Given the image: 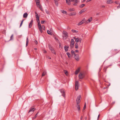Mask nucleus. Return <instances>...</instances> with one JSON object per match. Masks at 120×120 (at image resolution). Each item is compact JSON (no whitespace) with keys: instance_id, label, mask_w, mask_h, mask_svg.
Segmentation results:
<instances>
[{"instance_id":"22","label":"nucleus","mask_w":120,"mask_h":120,"mask_svg":"<svg viewBox=\"0 0 120 120\" xmlns=\"http://www.w3.org/2000/svg\"><path fill=\"white\" fill-rule=\"evenodd\" d=\"M28 43H29V40L28 39V38L27 37L26 38V46H27L28 45Z\"/></svg>"},{"instance_id":"12","label":"nucleus","mask_w":120,"mask_h":120,"mask_svg":"<svg viewBox=\"0 0 120 120\" xmlns=\"http://www.w3.org/2000/svg\"><path fill=\"white\" fill-rule=\"evenodd\" d=\"M33 22V20H31L30 21V22L29 23V28H31L32 26V23Z\"/></svg>"},{"instance_id":"20","label":"nucleus","mask_w":120,"mask_h":120,"mask_svg":"<svg viewBox=\"0 0 120 120\" xmlns=\"http://www.w3.org/2000/svg\"><path fill=\"white\" fill-rule=\"evenodd\" d=\"M28 14L27 13H25L23 15V17L24 18H26L28 16Z\"/></svg>"},{"instance_id":"39","label":"nucleus","mask_w":120,"mask_h":120,"mask_svg":"<svg viewBox=\"0 0 120 120\" xmlns=\"http://www.w3.org/2000/svg\"><path fill=\"white\" fill-rule=\"evenodd\" d=\"M75 41L77 42L79 41V38H77L76 39Z\"/></svg>"},{"instance_id":"52","label":"nucleus","mask_w":120,"mask_h":120,"mask_svg":"<svg viewBox=\"0 0 120 120\" xmlns=\"http://www.w3.org/2000/svg\"><path fill=\"white\" fill-rule=\"evenodd\" d=\"M100 15V13H97L96 14V15Z\"/></svg>"},{"instance_id":"49","label":"nucleus","mask_w":120,"mask_h":120,"mask_svg":"<svg viewBox=\"0 0 120 120\" xmlns=\"http://www.w3.org/2000/svg\"><path fill=\"white\" fill-rule=\"evenodd\" d=\"M36 3L40 2L39 0H35Z\"/></svg>"},{"instance_id":"5","label":"nucleus","mask_w":120,"mask_h":120,"mask_svg":"<svg viewBox=\"0 0 120 120\" xmlns=\"http://www.w3.org/2000/svg\"><path fill=\"white\" fill-rule=\"evenodd\" d=\"M74 40L73 39H72L71 40V45L70 46L71 48H73L74 45Z\"/></svg>"},{"instance_id":"40","label":"nucleus","mask_w":120,"mask_h":120,"mask_svg":"<svg viewBox=\"0 0 120 120\" xmlns=\"http://www.w3.org/2000/svg\"><path fill=\"white\" fill-rule=\"evenodd\" d=\"M38 27H40V26H41L40 22H38Z\"/></svg>"},{"instance_id":"15","label":"nucleus","mask_w":120,"mask_h":120,"mask_svg":"<svg viewBox=\"0 0 120 120\" xmlns=\"http://www.w3.org/2000/svg\"><path fill=\"white\" fill-rule=\"evenodd\" d=\"M35 110V109L34 108L32 107L29 110L28 113H29L30 112H33Z\"/></svg>"},{"instance_id":"1","label":"nucleus","mask_w":120,"mask_h":120,"mask_svg":"<svg viewBox=\"0 0 120 120\" xmlns=\"http://www.w3.org/2000/svg\"><path fill=\"white\" fill-rule=\"evenodd\" d=\"M81 98V96L80 95H79L77 97L76 100V107L78 109V110L79 111L80 110L79 104L80 101V99Z\"/></svg>"},{"instance_id":"24","label":"nucleus","mask_w":120,"mask_h":120,"mask_svg":"<svg viewBox=\"0 0 120 120\" xmlns=\"http://www.w3.org/2000/svg\"><path fill=\"white\" fill-rule=\"evenodd\" d=\"M55 1V3L56 5V6H58V2L56 0H54Z\"/></svg>"},{"instance_id":"25","label":"nucleus","mask_w":120,"mask_h":120,"mask_svg":"<svg viewBox=\"0 0 120 120\" xmlns=\"http://www.w3.org/2000/svg\"><path fill=\"white\" fill-rule=\"evenodd\" d=\"M67 54L68 56V57L69 58H70L71 57V55L69 53L67 52Z\"/></svg>"},{"instance_id":"13","label":"nucleus","mask_w":120,"mask_h":120,"mask_svg":"<svg viewBox=\"0 0 120 120\" xmlns=\"http://www.w3.org/2000/svg\"><path fill=\"white\" fill-rule=\"evenodd\" d=\"M86 10V8H84L82 10H81L80 11L79 13V14H82V12L85 11Z\"/></svg>"},{"instance_id":"21","label":"nucleus","mask_w":120,"mask_h":120,"mask_svg":"<svg viewBox=\"0 0 120 120\" xmlns=\"http://www.w3.org/2000/svg\"><path fill=\"white\" fill-rule=\"evenodd\" d=\"M38 29H39V30L40 31V32L41 33H42V28L41 26H40V27H38Z\"/></svg>"},{"instance_id":"61","label":"nucleus","mask_w":120,"mask_h":120,"mask_svg":"<svg viewBox=\"0 0 120 120\" xmlns=\"http://www.w3.org/2000/svg\"><path fill=\"white\" fill-rule=\"evenodd\" d=\"M85 0H83L82 1V2H85Z\"/></svg>"},{"instance_id":"16","label":"nucleus","mask_w":120,"mask_h":120,"mask_svg":"<svg viewBox=\"0 0 120 120\" xmlns=\"http://www.w3.org/2000/svg\"><path fill=\"white\" fill-rule=\"evenodd\" d=\"M69 47L68 46L65 45L64 46V49L66 52L68 51Z\"/></svg>"},{"instance_id":"17","label":"nucleus","mask_w":120,"mask_h":120,"mask_svg":"<svg viewBox=\"0 0 120 120\" xmlns=\"http://www.w3.org/2000/svg\"><path fill=\"white\" fill-rule=\"evenodd\" d=\"M80 71V68H78L77 69L75 72V75H77L78 74V73Z\"/></svg>"},{"instance_id":"31","label":"nucleus","mask_w":120,"mask_h":120,"mask_svg":"<svg viewBox=\"0 0 120 120\" xmlns=\"http://www.w3.org/2000/svg\"><path fill=\"white\" fill-rule=\"evenodd\" d=\"M38 113V112L35 115V116L33 118V119H34L36 118L37 116V115Z\"/></svg>"},{"instance_id":"41","label":"nucleus","mask_w":120,"mask_h":120,"mask_svg":"<svg viewBox=\"0 0 120 120\" xmlns=\"http://www.w3.org/2000/svg\"><path fill=\"white\" fill-rule=\"evenodd\" d=\"M86 107V103H85V104L84 105V106L83 107V109H82V111H83L84 110V109H85Z\"/></svg>"},{"instance_id":"18","label":"nucleus","mask_w":120,"mask_h":120,"mask_svg":"<svg viewBox=\"0 0 120 120\" xmlns=\"http://www.w3.org/2000/svg\"><path fill=\"white\" fill-rule=\"evenodd\" d=\"M76 13L75 12H74L72 13H71L70 14V15L72 16L73 15H75L76 14Z\"/></svg>"},{"instance_id":"11","label":"nucleus","mask_w":120,"mask_h":120,"mask_svg":"<svg viewBox=\"0 0 120 120\" xmlns=\"http://www.w3.org/2000/svg\"><path fill=\"white\" fill-rule=\"evenodd\" d=\"M66 0L67 4L68 5H70V2L73 1H74L73 0Z\"/></svg>"},{"instance_id":"3","label":"nucleus","mask_w":120,"mask_h":120,"mask_svg":"<svg viewBox=\"0 0 120 120\" xmlns=\"http://www.w3.org/2000/svg\"><path fill=\"white\" fill-rule=\"evenodd\" d=\"M85 77V75L84 73H80L79 75V79H82Z\"/></svg>"},{"instance_id":"50","label":"nucleus","mask_w":120,"mask_h":120,"mask_svg":"<svg viewBox=\"0 0 120 120\" xmlns=\"http://www.w3.org/2000/svg\"><path fill=\"white\" fill-rule=\"evenodd\" d=\"M43 52L44 53H46L47 52V51L46 50H44Z\"/></svg>"},{"instance_id":"27","label":"nucleus","mask_w":120,"mask_h":120,"mask_svg":"<svg viewBox=\"0 0 120 120\" xmlns=\"http://www.w3.org/2000/svg\"><path fill=\"white\" fill-rule=\"evenodd\" d=\"M47 33L48 34L52 35V32H51L49 30H47Z\"/></svg>"},{"instance_id":"45","label":"nucleus","mask_w":120,"mask_h":120,"mask_svg":"<svg viewBox=\"0 0 120 120\" xmlns=\"http://www.w3.org/2000/svg\"><path fill=\"white\" fill-rule=\"evenodd\" d=\"M45 22V21H41V24H43L44 23V22Z\"/></svg>"},{"instance_id":"26","label":"nucleus","mask_w":120,"mask_h":120,"mask_svg":"<svg viewBox=\"0 0 120 120\" xmlns=\"http://www.w3.org/2000/svg\"><path fill=\"white\" fill-rule=\"evenodd\" d=\"M71 31L72 32L74 33H77L78 31L75 30H71Z\"/></svg>"},{"instance_id":"8","label":"nucleus","mask_w":120,"mask_h":120,"mask_svg":"<svg viewBox=\"0 0 120 120\" xmlns=\"http://www.w3.org/2000/svg\"><path fill=\"white\" fill-rule=\"evenodd\" d=\"M35 14H36L35 16L36 17V18L37 20V22H40L39 19V17L38 16V14L36 12H35Z\"/></svg>"},{"instance_id":"57","label":"nucleus","mask_w":120,"mask_h":120,"mask_svg":"<svg viewBox=\"0 0 120 120\" xmlns=\"http://www.w3.org/2000/svg\"><path fill=\"white\" fill-rule=\"evenodd\" d=\"M117 8L118 9L120 8V5H119V6H118L117 7Z\"/></svg>"},{"instance_id":"46","label":"nucleus","mask_w":120,"mask_h":120,"mask_svg":"<svg viewBox=\"0 0 120 120\" xmlns=\"http://www.w3.org/2000/svg\"><path fill=\"white\" fill-rule=\"evenodd\" d=\"M42 27L43 30H45V26H42Z\"/></svg>"},{"instance_id":"30","label":"nucleus","mask_w":120,"mask_h":120,"mask_svg":"<svg viewBox=\"0 0 120 120\" xmlns=\"http://www.w3.org/2000/svg\"><path fill=\"white\" fill-rule=\"evenodd\" d=\"M46 72L45 71H44L43 72L42 75V76H45L46 74Z\"/></svg>"},{"instance_id":"7","label":"nucleus","mask_w":120,"mask_h":120,"mask_svg":"<svg viewBox=\"0 0 120 120\" xmlns=\"http://www.w3.org/2000/svg\"><path fill=\"white\" fill-rule=\"evenodd\" d=\"M75 89L77 90L78 89V87L79 86V82L78 81H75Z\"/></svg>"},{"instance_id":"37","label":"nucleus","mask_w":120,"mask_h":120,"mask_svg":"<svg viewBox=\"0 0 120 120\" xmlns=\"http://www.w3.org/2000/svg\"><path fill=\"white\" fill-rule=\"evenodd\" d=\"M71 53L72 55L75 54V51H74L73 50H72L71 51Z\"/></svg>"},{"instance_id":"44","label":"nucleus","mask_w":120,"mask_h":120,"mask_svg":"<svg viewBox=\"0 0 120 120\" xmlns=\"http://www.w3.org/2000/svg\"><path fill=\"white\" fill-rule=\"evenodd\" d=\"M39 8H40V9L42 11H43V9H42V7H41H41H39Z\"/></svg>"},{"instance_id":"36","label":"nucleus","mask_w":120,"mask_h":120,"mask_svg":"<svg viewBox=\"0 0 120 120\" xmlns=\"http://www.w3.org/2000/svg\"><path fill=\"white\" fill-rule=\"evenodd\" d=\"M13 35L12 34L10 37V39L9 40L10 41L11 40H12L13 39Z\"/></svg>"},{"instance_id":"56","label":"nucleus","mask_w":120,"mask_h":120,"mask_svg":"<svg viewBox=\"0 0 120 120\" xmlns=\"http://www.w3.org/2000/svg\"><path fill=\"white\" fill-rule=\"evenodd\" d=\"M101 7L102 8H104L105 7V6L104 5H102L101 6Z\"/></svg>"},{"instance_id":"47","label":"nucleus","mask_w":120,"mask_h":120,"mask_svg":"<svg viewBox=\"0 0 120 120\" xmlns=\"http://www.w3.org/2000/svg\"><path fill=\"white\" fill-rule=\"evenodd\" d=\"M34 41L35 42V44L36 45L38 43V42L36 40H35Z\"/></svg>"},{"instance_id":"32","label":"nucleus","mask_w":120,"mask_h":120,"mask_svg":"<svg viewBox=\"0 0 120 120\" xmlns=\"http://www.w3.org/2000/svg\"><path fill=\"white\" fill-rule=\"evenodd\" d=\"M75 47L76 49H78V44L77 43H76L75 45Z\"/></svg>"},{"instance_id":"23","label":"nucleus","mask_w":120,"mask_h":120,"mask_svg":"<svg viewBox=\"0 0 120 120\" xmlns=\"http://www.w3.org/2000/svg\"><path fill=\"white\" fill-rule=\"evenodd\" d=\"M107 3L111 4L113 2V1L111 0H108L107 1Z\"/></svg>"},{"instance_id":"58","label":"nucleus","mask_w":120,"mask_h":120,"mask_svg":"<svg viewBox=\"0 0 120 120\" xmlns=\"http://www.w3.org/2000/svg\"><path fill=\"white\" fill-rule=\"evenodd\" d=\"M90 1L89 0H87L86 1V3H87L88 2H89Z\"/></svg>"},{"instance_id":"42","label":"nucleus","mask_w":120,"mask_h":120,"mask_svg":"<svg viewBox=\"0 0 120 120\" xmlns=\"http://www.w3.org/2000/svg\"><path fill=\"white\" fill-rule=\"evenodd\" d=\"M62 12L64 14H66L67 13L66 11L64 10H63Z\"/></svg>"},{"instance_id":"6","label":"nucleus","mask_w":120,"mask_h":120,"mask_svg":"<svg viewBox=\"0 0 120 120\" xmlns=\"http://www.w3.org/2000/svg\"><path fill=\"white\" fill-rule=\"evenodd\" d=\"M74 58L77 61H79V55L77 54H75Z\"/></svg>"},{"instance_id":"29","label":"nucleus","mask_w":120,"mask_h":120,"mask_svg":"<svg viewBox=\"0 0 120 120\" xmlns=\"http://www.w3.org/2000/svg\"><path fill=\"white\" fill-rule=\"evenodd\" d=\"M36 4H37V6L38 7H40L41 6L40 3V2H38V3H36Z\"/></svg>"},{"instance_id":"33","label":"nucleus","mask_w":120,"mask_h":120,"mask_svg":"<svg viewBox=\"0 0 120 120\" xmlns=\"http://www.w3.org/2000/svg\"><path fill=\"white\" fill-rule=\"evenodd\" d=\"M85 4H82V5L79 6V7L80 8H82L83 7L85 6Z\"/></svg>"},{"instance_id":"38","label":"nucleus","mask_w":120,"mask_h":120,"mask_svg":"<svg viewBox=\"0 0 120 120\" xmlns=\"http://www.w3.org/2000/svg\"><path fill=\"white\" fill-rule=\"evenodd\" d=\"M64 72L65 74L66 75H67L68 74V72L67 71L64 70Z\"/></svg>"},{"instance_id":"64","label":"nucleus","mask_w":120,"mask_h":120,"mask_svg":"<svg viewBox=\"0 0 120 120\" xmlns=\"http://www.w3.org/2000/svg\"><path fill=\"white\" fill-rule=\"evenodd\" d=\"M34 49H35V50H37V49L36 48H35Z\"/></svg>"},{"instance_id":"54","label":"nucleus","mask_w":120,"mask_h":120,"mask_svg":"<svg viewBox=\"0 0 120 120\" xmlns=\"http://www.w3.org/2000/svg\"><path fill=\"white\" fill-rule=\"evenodd\" d=\"M115 3L117 4H119L118 3V2L117 1H115Z\"/></svg>"},{"instance_id":"59","label":"nucleus","mask_w":120,"mask_h":120,"mask_svg":"<svg viewBox=\"0 0 120 120\" xmlns=\"http://www.w3.org/2000/svg\"><path fill=\"white\" fill-rule=\"evenodd\" d=\"M73 5H77V4L76 3H74V4H73Z\"/></svg>"},{"instance_id":"19","label":"nucleus","mask_w":120,"mask_h":120,"mask_svg":"<svg viewBox=\"0 0 120 120\" xmlns=\"http://www.w3.org/2000/svg\"><path fill=\"white\" fill-rule=\"evenodd\" d=\"M48 47L50 50L52 52V46H51L49 44Z\"/></svg>"},{"instance_id":"63","label":"nucleus","mask_w":120,"mask_h":120,"mask_svg":"<svg viewBox=\"0 0 120 120\" xmlns=\"http://www.w3.org/2000/svg\"><path fill=\"white\" fill-rule=\"evenodd\" d=\"M73 38L74 39H76V38L75 37H73Z\"/></svg>"},{"instance_id":"9","label":"nucleus","mask_w":120,"mask_h":120,"mask_svg":"<svg viewBox=\"0 0 120 120\" xmlns=\"http://www.w3.org/2000/svg\"><path fill=\"white\" fill-rule=\"evenodd\" d=\"M60 91L62 94V95L64 97H65V92L63 90L61 89L60 90Z\"/></svg>"},{"instance_id":"14","label":"nucleus","mask_w":120,"mask_h":120,"mask_svg":"<svg viewBox=\"0 0 120 120\" xmlns=\"http://www.w3.org/2000/svg\"><path fill=\"white\" fill-rule=\"evenodd\" d=\"M92 17H90L89 19L87 20V21H86V23H89L92 20Z\"/></svg>"},{"instance_id":"34","label":"nucleus","mask_w":120,"mask_h":120,"mask_svg":"<svg viewBox=\"0 0 120 120\" xmlns=\"http://www.w3.org/2000/svg\"><path fill=\"white\" fill-rule=\"evenodd\" d=\"M108 68V67H105L104 68V71L105 72H106L107 69Z\"/></svg>"},{"instance_id":"51","label":"nucleus","mask_w":120,"mask_h":120,"mask_svg":"<svg viewBox=\"0 0 120 120\" xmlns=\"http://www.w3.org/2000/svg\"><path fill=\"white\" fill-rule=\"evenodd\" d=\"M84 119L85 120H86L87 119V117L86 116L84 118Z\"/></svg>"},{"instance_id":"10","label":"nucleus","mask_w":120,"mask_h":120,"mask_svg":"<svg viewBox=\"0 0 120 120\" xmlns=\"http://www.w3.org/2000/svg\"><path fill=\"white\" fill-rule=\"evenodd\" d=\"M85 22L86 20H85V19H84L83 20H82V21H81V22H79L78 24V26H79L82 24L83 23H84Z\"/></svg>"},{"instance_id":"2","label":"nucleus","mask_w":120,"mask_h":120,"mask_svg":"<svg viewBox=\"0 0 120 120\" xmlns=\"http://www.w3.org/2000/svg\"><path fill=\"white\" fill-rule=\"evenodd\" d=\"M63 39L66 40L68 37V32L64 30L63 32Z\"/></svg>"},{"instance_id":"48","label":"nucleus","mask_w":120,"mask_h":120,"mask_svg":"<svg viewBox=\"0 0 120 120\" xmlns=\"http://www.w3.org/2000/svg\"><path fill=\"white\" fill-rule=\"evenodd\" d=\"M100 114H99L98 116V119H97V120H99V117H100Z\"/></svg>"},{"instance_id":"60","label":"nucleus","mask_w":120,"mask_h":120,"mask_svg":"<svg viewBox=\"0 0 120 120\" xmlns=\"http://www.w3.org/2000/svg\"><path fill=\"white\" fill-rule=\"evenodd\" d=\"M75 3H77V0H75Z\"/></svg>"},{"instance_id":"55","label":"nucleus","mask_w":120,"mask_h":120,"mask_svg":"<svg viewBox=\"0 0 120 120\" xmlns=\"http://www.w3.org/2000/svg\"><path fill=\"white\" fill-rule=\"evenodd\" d=\"M75 52H79V51L77 50H75Z\"/></svg>"},{"instance_id":"35","label":"nucleus","mask_w":120,"mask_h":120,"mask_svg":"<svg viewBox=\"0 0 120 120\" xmlns=\"http://www.w3.org/2000/svg\"><path fill=\"white\" fill-rule=\"evenodd\" d=\"M24 19H23L22 20V21H21V23L20 24V26H19V27H20L21 26H22V23H23V21H24Z\"/></svg>"},{"instance_id":"53","label":"nucleus","mask_w":120,"mask_h":120,"mask_svg":"<svg viewBox=\"0 0 120 120\" xmlns=\"http://www.w3.org/2000/svg\"><path fill=\"white\" fill-rule=\"evenodd\" d=\"M83 117L82 116H81V120H82L83 119Z\"/></svg>"},{"instance_id":"4","label":"nucleus","mask_w":120,"mask_h":120,"mask_svg":"<svg viewBox=\"0 0 120 120\" xmlns=\"http://www.w3.org/2000/svg\"><path fill=\"white\" fill-rule=\"evenodd\" d=\"M53 38L56 41L57 43H59L60 44V41L57 37L54 35L53 34Z\"/></svg>"},{"instance_id":"62","label":"nucleus","mask_w":120,"mask_h":120,"mask_svg":"<svg viewBox=\"0 0 120 120\" xmlns=\"http://www.w3.org/2000/svg\"><path fill=\"white\" fill-rule=\"evenodd\" d=\"M48 58L49 59H51V58L50 57H48Z\"/></svg>"},{"instance_id":"43","label":"nucleus","mask_w":120,"mask_h":120,"mask_svg":"<svg viewBox=\"0 0 120 120\" xmlns=\"http://www.w3.org/2000/svg\"><path fill=\"white\" fill-rule=\"evenodd\" d=\"M82 40V39L81 38H79V41L80 42V43L81 42V41Z\"/></svg>"},{"instance_id":"28","label":"nucleus","mask_w":120,"mask_h":120,"mask_svg":"<svg viewBox=\"0 0 120 120\" xmlns=\"http://www.w3.org/2000/svg\"><path fill=\"white\" fill-rule=\"evenodd\" d=\"M69 10L71 12L73 11H74L75 10V9L73 8H70L69 9Z\"/></svg>"}]
</instances>
